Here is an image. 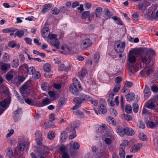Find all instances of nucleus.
Masks as SVG:
<instances>
[{
    "label": "nucleus",
    "mask_w": 158,
    "mask_h": 158,
    "mask_svg": "<svg viewBox=\"0 0 158 158\" xmlns=\"http://www.w3.org/2000/svg\"><path fill=\"white\" fill-rule=\"evenodd\" d=\"M92 98L89 95L84 94H81L79 97H75L73 98V101L76 103L81 104L86 101H90Z\"/></svg>",
    "instance_id": "f257e3e1"
},
{
    "label": "nucleus",
    "mask_w": 158,
    "mask_h": 158,
    "mask_svg": "<svg viewBox=\"0 0 158 158\" xmlns=\"http://www.w3.org/2000/svg\"><path fill=\"white\" fill-rule=\"evenodd\" d=\"M137 49H133L130 50L129 52L128 60L129 64H135L136 62V55L139 53Z\"/></svg>",
    "instance_id": "f03ea898"
},
{
    "label": "nucleus",
    "mask_w": 158,
    "mask_h": 158,
    "mask_svg": "<svg viewBox=\"0 0 158 158\" xmlns=\"http://www.w3.org/2000/svg\"><path fill=\"white\" fill-rule=\"evenodd\" d=\"M31 85V81H28L20 88V91L22 96L26 97L28 95L29 91L28 88Z\"/></svg>",
    "instance_id": "7ed1b4c3"
},
{
    "label": "nucleus",
    "mask_w": 158,
    "mask_h": 158,
    "mask_svg": "<svg viewBox=\"0 0 158 158\" xmlns=\"http://www.w3.org/2000/svg\"><path fill=\"white\" fill-rule=\"evenodd\" d=\"M129 142L126 140L123 141L119 148V155L120 158H125L126 153L125 151L126 147L128 145Z\"/></svg>",
    "instance_id": "20e7f679"
},
{
    "label": "nucleus",
    "mask_w": 158,
    "mask_h": 158,
    "mask_svg": "<svg viewBox=\"0 0 158 158\" xmlns=\"http://www.w3.org/2000/svg\"><path fill=\"white\" fill-rule=\"evenodd\" d=\"M91 41L88 38H85L82 40L81 43V48L85 49L89 47L92 45Z\"/></svg>",
    "instance_id": "39448f33"
},
{
    "label": "nucleus",
    "mask_w": 158,
    "mask_h": 158,
    "mask_svg": "<svg viewBox=\"0 0 158 158\" xmlns=\"http://www.w3.org/2000/svg\"><path fill=\"white\" fill-rule=\"evenodd\" d=\"M116 47L114 48L115 51L117 53H121L124 50L125 46V42H117V43Z\"/></svg>",
    "instance_id": "423d86ee"
},
{
    "label": "nucleus",
    "mask_w": 158,
    "mask_h": 158,
    "mask_svg": "<svg viewBox=\"0 0 158 158\" xmlns=\"http://www.w3.org/2000/svg\"><path fill=\"white\" fill-rule=\"evenodd\" d=\"M66 131L69 133H71V134L69 136V139H72L76 137V130L72 125L66 128Z\"/></svg>",
    "instance_id": "0eeeda50"
},
{
    "label": "nucleus",
    "mask_w": 158,
    "mask_h": 158,
    "mask_svg": "<svg viewBox=\"0 0 158 158\" xmlns=\"http://www.w3.org/2000/svg\"><path fill=\"white\" fill-rule=\"evenodd\" d=\"M139 57L141 61L143 63L147 62L149 58L147 52L144 51L141 52Z\"/></svg>",
    "instance_id": "6e6552de"
},
{
    "label": "nucleus",
    "mask_w": 158,
    "mask_h": 158,
    "mask_svg": "<svg viewBox=\"0 0 158 158\" xmlns=\"http://www.w3.org/2000/svg\"><path fill=\"white\" fill-rule=\"evenodd\" d=\"M69 91L74 95H77L79 90H81V89L79 88L76 86L70 84L69 86Z\"/></svg>",
    "instance_id": "1a4fd4ad"
},
{
    "label": "nucleus",
    "mask_w": 158,
    "mask_h": 158,
    "mask_svg": "<svg viewBox=\"0 0 158 158\" xmlns=\"http://www.w3.org/2000/svg\"><path fill=\"white\" fill-rule=\"evenodd\" d=\"M142 144L141 143H138L132 145L130 150L132 153H135L139 150L142 147Z\"/></svg>",
    "instance_id": "9d476101"
},
{
    "label": "nucleus",
    "mask_w": 158,
    "mask_h": 158,
    "mask_svg": "<svg viewBox=\"0 0 158 158\" xmlns=\"http://www.w3.org/2000/svg\"><path fill=\"white\" fill-rule=\"evenodd\" d=\"M128 70L130 74H133L138 70V68L135 64H129Z\"/></svg>",
    "instance_id": "9b49d317"
},
{
    "label": "nucleus",
    "mask_w": 158,
    "mask_h": 158,
    "mask_svg": "<svg viewBox=\"0 0 158 158\" xmlns=\"http://www.w3.org/2000/svg\"><path fill=\"white\" fill-rule=\"evenodd\" d=\"M115 130L117 133L121 136H123L125 135V128H123L121 126H118L116 127Z\"/></svg>",
    "instance_id": "f8f14e48"
},
{
    "label": "nucleus",
    "mask_w": 158,
    "mask_h": 158,
    "mask_svg": "<svg viewBox=\"0 0 158 158\" xmlns=\"http://www.w3.org/2000/svg\"><path fill=\"white\" fill-rule=\"evenodd\" d=\"M155 106L154 102L152 99L148 100L145 104V107L151 109H153Z\"/></svg>",
    "instance_id": "ddd939ff"
},
{
    "label": "nucleus",
    "mask_w": 158,
    "mask_h": 158,
    "mask_svg": "<svg viewBox=\"0 0 158 158\" xmlns=\"http://www.w3.org/2000/svg\"><path fill=\"white\" fill-rule=\"evenodd\" d=\"M41 33L42 36L45 38H47L48 36L49 33V29L47 27H44L41 30Z\"/></svg>",
    "instance_id": "4468645a"
},
{
    "label": "nucleus",
    "mask_w": 158,
    "mask_h": 158,
    "mask_svg": "<svg viewBox=\"0 0 158 158\" xmlns=\"http://www.w3.org/2000/svg\"><path fill=\"white\" fill-rule=\"evenodd\" d=\"M61 48L62 50L61 53L65 54L69 53L71 51L70 48L66 45H62Z\"/></svg>",
    "instance_id": "2eb2a0df"
},
{
    "label": "nucleus",
    "mask_w": 158,
    "mask_h": 158,
    "mask_svg": "<svg viewBox=\"0 0 158 158\" xmlns=\"http://www.w3.org/2000/svg\"><path fill=\"white\" fill-rule=\"evenodd\" d=\"M71 66L69 65L67 67H65L64 64H62L60 65L59 67L58 70L59 71H68L71 69Z\"/></svg>",
    "instance_id": "dca6fc26"
},
{
    "label": "nucleus",
    "mask_w": 158,
    "mask_h": 158,
    "mask_svg": "<svg viewBox=\"0 0 158 158\" xmlns=\"http://www.w3.org/2000/svg\"><path fill=\"white\" fill-rule=\"evenodd\" d=\"M21 109L19 108H18V109L14 112L15 115L14 116V118L15 122L20 118V114H21Z\"/></svg>",
    "instance_id": "f3484780"
},
{
    "label": "nucleus",
    "mask_w": 158,
    "mask_h": 158,
    "mask_svg": "<svg viewBox=\"0 0 158 158\" xmlns=\"http://www.w3.org/2000/svg\"><path fill=\"white\" fill-rule=\"evenodd\" d=\"M87 74V70L85 69H83L82 70L79 72L78 76L81 80L83 79Z\"/></svg>",
    "instance_id": "a211bd4d"
},
{
    "label": "nucleus",
    "mask_w": 158,
    "mask_h": 158,
    "mask_svg": "<svg viewBox=\"0 0 158 158\" xmlns=\"http://www.w3.org/2000/svg\"><path fill=\"white\" fill-rule=\"evenodd\" d=\"M125 135H126L127 136H132L135 134L134 130L131 128L129 127H126L125 128Z\"/></svg>",
    "instance_id": "6ab92c4d"
},
{
    "label": "nucleus",
    "mask_w": 158,
    "mask_h": 158,
    "mask_svg": "<svg viewBox=\"0 0 158 158\" xmlns=\"http://www.w3.org/2000/svg\"><path fill=\"white\" fill-rule=\"evenodd\" d=\"M126 99L127 101H132L135 98V94L133 93L130 92L126 95Z\"/></svg>",
    "instance_id": "aec40b11"
},
{
    "label": "nucleus",
    "mask_w": 158,
    "mask_h": 158,
    "mask_svg": "<svg viewBox=\"0 0 158 158\" xmlns=\"http://www.w3.org/2000/svg\"><path fill=\"white\" fill-rule=\"evenodd\" d=\"M10 102V99L9 98L5 99L0 102V106L2 107H5L8 106Z\"/></svg>",
    "instance_id": "412c9836"
},
{
    "label": "nucleus",
    "mask_w": 158,
    "mask_h": 158,
    "mask_svg": "<svg viewBox=\"0 0 158 158\" xmlns=\"http://www.w3.org/2000/svg\"><path fill=\"white\" fill-rule=\"evenodd\" d=\"M98 111L100 114H104L106 112V107L103 105H100L98 106Z\"/></svg>",
    "instance_id": "4be33fe9"
},
{
    "label": "nucleus",
    "mask_w": 158,
    "mask_h": 158,
    "mask_svg": "<svg viewBox=\"0 0 158 158\" xmlns=\"http://www.w3.org/2000/svg\"><path fill=\"white\" fill-rule=\"evenodd\" d=\"M147 125L148 127L150 128H154L157 127L158 126V123L157 122H154L149 121L147 122Z\"/></svg>",
    "instance_id": "5701e85b"
},
{
    "label": "nucleus",
    "mask_w": 158,
    "mask_h": 158,
    "mask_svg": "<svg viewBox=\"0 0 158 158\" xmlns=\"http://www.w3.org/2000/svg\"><path fill=\"white\" fill-rule=\"evenodd\" d=\"M72 81L73 83L71 84V85L76 86L78 87V88H79L81 89L80 82L76 78H73L72 79Z\"/></svg>",
    "instance_id": "b1692460"
},
{
    "label": "nucleus",
    "mask_w": 158,
    "mask_h": 158,
    "mask_svg": "<svg viewBox=\"0 0 158 158\" xmlns=\"http://www.w3.org/2000/svg\"><path fill=\"white\" fill-rule=\"evenodd\" d=\"M50 43L53 45L56 48H59L60 46V41L58 39H56L53 40H51Z\"/></svg>",
    "instance_id": "393cba45"
},
{
    "label": "nucleus",
    "mask_w": 158,
    "mask_h": 158,
    "mask_svg": "<svg viewBox=\"0 0 158 158\" xmlns=\"http://www.w3.org/2000/svg\"><path fill=\"white\" fill-rule=\"evenodd\" d=\"M144 96L146 98H148L151 94L149 87L146 85L145 89L144 90Z\"/></svg>",
    "instance_id": "a878e982"
},
{
    "label": "nucleus",
    "mask_w": 158,
    "mask_h": 158,
    "mask_svg": "<svg viewBox=\"0 0 158 158\" xmlns=\"http://www.w3.org/2000/svg\"><path fill=\"white\" fill-rule=\"evenodd\" d=\"M10 68V64L3 63L1 66V69L2 71H6Z\"/></svg>",
    "instance_id": "bb28decb"
},
{
    "label": "nucleus",
    "mask_w": 158,
    "mask_h": 158,
    "mask_svg": "<svg viewBox=\"0 0 158 158\" xmlns=\"http://www.w3.org/2000/svg\"><path fill=\"white\" fill-rule=\"evenodd\" d=\"M43 68L45 72H49L51 70V66L49 64L46 63L43 65Z\"/></svg>",
    "instance_id": "cd10ccee"
},
{
    "label": "nucleus",
    "mask_w": 158,
    "mask_h": 158,
    "mask_svg": "<svg viewBox=\"0 0 158 158\" xmlns=\"http://www.w3.org/2000/svg\"><path fill=\"white\" fill-rule=\"evenodd\" d=\"M41 88L44 91H46L49 89L50 86L48 83L44 82L41 84Z\"/></svg>",
    "instance_id": "c85d7f7f"
},
{
    "label": "nucleus",
    "mask_w": 158,
    "mask_h": 158,
    "mask_svg": "<svg viewBox=\"0 0 158 158\" xmlns=\"http://www.w3.org/2000/svg\"><path fill=\"white\" fill-rule=\"evenodd\" d=\"M55 127V125L51 123L45 122L43 126V127L45 129H47L48 128H54Z\"/></svg>",
    "instance_id": "c756f323"
},
{
    "label": "nucleus",
    "mask_w": 158,
    "mask_h": 158,
    "mask_svg": "<svg viewBox=\"0 0 158 158\" xmlns=\"http://www.w3.org/2000/svg\"><path fill=\"white\" fill-rule=\"evenodd\" d=\"M52 6V4L51 3L45 4L44 6V8L41 10V12L43 14H44L46 12L48 11V8L51 7Z\"/></svg>",
    "instance_id": "7c9ffc66"
},
{
    "label": "nucleus",
    "mask_w": 158,
    "mask_h": 158,
    "mask_svg": "<svg viewBox=\"0 0 158 158\" xmlns=\"http://www.w3.org/2000/svg\"><path fill=\"white\" fill-rule=\"evenodd\" d=\"M106 119L110 124H111L113 126L116 125V122L114 121V119L112 117H108L106 118Z\"/></svg>",
    "instance_id": "2f4dec72"
},
{
    "label": "nucleus",
    "mask_w": 158,
    "mask_h": 158,
    "mask_svg": "<svg viewBox=\"0 0 158 158\" xmlns=\"http://www.w3.org/2000/svg\"><path fill=\"white\" fill-rule=\"evenodd\" d=\"M102 9L100 7L97 8L95 10V14L96 17H100L101 15L102 12Z\"/></svg>",
    "instance_id": "473e14b6"
},
{
    "label": "nucleus",
    "mask_w": 158,
    "mask_h": 158,
    "mask_svg": "<svg viewBox=\"0 0 158 158\" xmlns=\"http://www.w3.org/2000/svg\"><path fill=\"white\" fill-rule=\"evenodd\" d=\"M111 18L114 20L115 23L119 25H122L123 23L119 18L117 16L112 17Z\"/></svg>",
    "instance_id": "72a5a7b5"
},
{
    "label": "nucleus",
    "mask_w": 158,
    "mask_h": 158,
    "mask_svg": "<svg viewBox=\"0 0 158 158\" xmlns=\"http://www.w3.org/2000/svg\"><path fill=\"white\" fill-rule=\"evenodd\" d=\"M49 95L51 98L52 101H54L56 99V97L55 92L53 91H49L48 92Z\"/></svg>",
    "instance_id": "f704fd0d"
},
{
    "label": "nucleus",
    "mask_w": 158,
    "mask_h": 158,
    "mask_svg": "<svg viewBox=\"0 0 158 158\" xmlns=\"http://www.w3.org/2000/svg\"><path fill=\"white\" fill-rule=\"evenodd\" d=\"M44 150L40 151V153L41 155H44L46 154H48L49 152L48 149L47 147L43 146Z\"/></svg>",
    "instance_id": "c9c22d12"
},
{
    "label": "nucleus",
    "mask_w": 158,
    "mask_h": 158,
    "mask_svg": "<svg viewBox=\"0 0 158 158\" xmlns=\"http://www.w3.org/2000/svg\"><path fill=\"white\" fill-rule=\"evenodd\" d=\"M51 102V100H50L48 98H46L44 99L42 101V103L43 104V105H42L41 104L39 105L38 106L39 107H41L43 106L46 105L48 104H49Z\"/></svg>",
    "instance_id": "e433bc0d"
},
{
    "label": "nucleus",
    "mask_w": 158,
    "mask_h": 158,
    "mask_svg": "<svg viewBox=\"0 0 158 158\" xmlns=\"http://www.w3.org/2000/svg\"><path fill=\"white\" fill-rule=\"evenodd\" d=\"M55 137V133L54 131H49L47 134L48 138L49 139H52Z\"/></svg>",
    "instance_id": "4c0bfd02"
},
{
    "label": "nucleus",
    "mask_w": 158,
    "mask_h": 158,
    "mask_svg": "<svg viewBox=\"0 0 158 158\" xmlns=\"http://www.w3.org/2000/svg\"><path fill=\"white\" fill-rule=\"evenodd\" d=\"M66 102V99L64 98H60L59 100L58 104L60 106L64 105Z\"/></svg>",
    "instance_id": "58836bf2"
},
{
    "label": "nucleus",
    "mask_w": 158,
    "mask_h": 158,
    "mask_svg": "<svg viewBox=\"0 0 158 158\" xmlns=\"http://www.w3.org/2000/svg\"><path fill=\"white\" fill-rule=\"evenodd\" d=\"M35 69L34 67H30L26 70L27 74H32L35 72Z\"/></svg>",
    "instance_id": "ea45409f"
},
{
    "label": "nucleus",
    "mask_w": 158,
    "mask_h": 158,
    "mask_svg": "<svg viewBox=\"0 0 158 158\" xmlns=\"http://www.w3.org/2000/svg\"><path fill=\"white\" fill-rule=\"evenodd\" d=\"M19 64V60L18 59H14L12 63V66L13 67H17Z\"/></svg>",
    "instance_id": "a19ab883"
},
{
    "label": "nucleus",
    "mask_w": 158,
    "mask_h": 158,
    "mask_svg": "<svg viewBox=\"0 0 158 158\" xmlns=\"http://www.w3.org/2000/svg\"><path fill=\"white\" fill-rule=\"evenodd\" d=\"M73 113L78 117L83 118L84 116L83 113L78 110L74 111Z\"/></svg>",
    "instance_id": "79ce46f5"
},
{
    "label": "nucleus",
    "mask_w": 158,
    "mask_h": 158,
    "mask_svg": "<svg viewBox=\"0 0 158 158\" xmlns=\"http://www.w3.org/2000/svg\"><path fill=\"white\" fill-rule=\"evenodd\" d=\"M66 133L65 131L62 132L60 135L61 141V142H64L65 141L66 139Z\"/></svg>",
    "instance_id": "37998d69"
},
{
    "label": "nucleus",
    "mask_w": 158,
    "mask_h": 158,
    "mask_svg": "<svg viewBox=\"0 0 158 158\" xmlns=\"http://www.w3.org/2000/svg\"><path fill=\"white\" fill-rule=\"evenodd\" d=\"M69 144L70 145H73V147L74 149L77 150L80 147V145L78 143L75 142L73 143V142L70 143Z\"/></svg>",
    "instance_id": "c03bdc74"
},
{
    "label": "nucleus",
    "mask_w": 158,
    "mask_h": 158,
    "mask_svg": "<svg viewBox=\"0 0 158 158\" xmlns=\"http://www.w3.org/2000/svg\"><path fill=\"white\" fill-rule=\"evenodd\" d=\"M133 110L134 112L137 113L139 110V106L138 104L136 103H134L133 104Z\"/></svg>",
    "instance_id": "a18cd8bd"
},
{
    "label": "nucleus",
    "mask_w": 158,
    "mask_h": 158,
    "mask_svg": "<svg viewBox=\"0 0 158 158\" xmlns=\"http://www.w3.org/2000/svg\"><path fill=\"white\" fill-rule=\"evenodd\" d=\"M15 28H6L3 29L2 32L4 33L11 32H12L15 31Z\"/></svg>",
    "instance_id": "49530a36"
},
{
    "label": "nucleus",
    "mask_w": 158,
    "mask_h": 158,
    "mask_svg": "<svg viewBox=\"0 0 158 158\" xmlns=\"http://www.w3.org/2000/svg\"><path fill=\"white\" fill-rule=\"evenodd\" d=\"M24 34V30H20L17 31L15 35L19 37H21Z\"/></svg>",
    "instance_id": "de8ad7c7"
},
{
    "label": "nucleus",
    "mask_w": 158,
    "mask_h": 158,
    "mask_svg": "<svg viewBox=\"0 0 158 158\" xmlns=\"http://www.w3.org/2000/svg\"><path fill=\"white\" fill-rule=\"evenodd\" d=\"M32 77L35 79H38L40 76V74L38 71L35 72L32 74Z\"/></svg>",
    "instance_id": "09e8293b"
},
{
    "label": "nucleus",
    "mask_w": 158,
    "mask_h": 158,
    "mask_svg": "<svg viewBox=\"0 0 158 158\" xmlns=\"http://www.w3.org/2000/svg\"><path fill=\"white\" fill-rule=\"evenodd\" d=\"M125 111L126 113H131L132 111V108L130 105H127L125 108Z\"/></svg>",
    "instance_id": "8fccbe9b"
},
{
    "label": "nucleus",
    "mask_w": 158,
    "mask_h": 158,
    "mask_svg": "<svg viewBox=\"0 0 158 158\" xmlns=\"http://www.w3.org/2000/svg\"><path fill=\"white\" fill-rule=\"evenodd\" d=\"M100 57V54L98 52L96 53L94 55V61L96 63H98L99 61Z\"/></svg>",
    "instance_id": "3c124183"
},
{
    "label": "nucleus",
    "mask_w": 158,
    "mask_h": 158,
    "mask_svg": "<svg viewBox=\"0 0 158 158\" xmlns=\"http://www.w3.org/2000/svg\"><path fill=\"white\" fill-rule=\"evenodd\" d=\"M90 15L89 11H84L82 14V18L85 19L88 17Z\"/></svg>",
    "instance_id": "603ef678"
},
{
    "label": "nucleus",
    "mask_w": 158,
    "mask_h": 158,
    "mask_svg": "<svg viewBox=\"0 0 158 158\" xmlns=\"http://www.w3.org/2000/svg\"><path fill=\"white\" fill-rule=\"evenodd\" d=\"M25 102L27 104L31 106H36L33 101H32L29 98H27L25 100Z\"/></svg>",
    "instance_id": "864d4df0"
},
{
    "label": "nucleus",
    "mask_w": 158,
    "mask_h": 158,
    "mask_svg": "<svg viewBox=\"0 0 158 158\" xmlns=\"http://www.w3.org/2000/svg\"><path fill=\"white\" fill-rule=\"evenodd\" d=\"M35 135V139L42 138V134L40 131H37Z\"/></svg>",
    "instance_id": "5fc2aeb1"
},
{
    "label": "nucleus",
    "mask_w": 158,
    "mask_h": 158,
    "mask_svg": "<svg viewBox=\"0 0 158 158\" xmlns=\"http://www.w3.org/2000/svg\"><path fill=\"white\" fill-rule=\"evenodd\" d=\"M122 78L119 77H116L114 79V81L116 84L119 85L120 86V82L122 81Z\"/></svg>",
    "instance_id": "6e6d98bb"
},
{
    "label": "nucleus",
    "mask_w": 158,
    "mask_h": 158,
    "mask_svg": "<svg viewBox=\"0 0 158 158\" xmlns=\"http://www.w3.org/2000/svg\"><path fill=\"white\" fill-rule=\"evenodd\" d=\"M60 11L62 13H65L68 11V8L64 6H62L60 8Z\"/></svg>",
    "instance_id": "4d7b16f0"
},
{
    "label": "nucleus",
    "mask_w": 158,
    "mask_h": 158,
    "mask_svg": "<svg viewBox=\"0 0 158 158\" xmlns=\"http://www.w3.org/2000/svg\"><path fill=\"white\" fill-rule=\"evenodd\" d=\"M48 37L51 40H53L56 39L57 35H56L49 34Z\"/></svg>",
    "instance_id": "13d9d810"
},
{
    "label": "nucleus",
    "mask_w": 158,
    "mask_h": 158,
    "mask_svg": "<svg viewBox=\"0 0 158 158\" xmlns=\"http://www.w3.org/2000/svg\"><path fill=\"white\" fill-rule=\"evenodd\" d=\"M104 12L106 16V19L110 18L111 15L110 14L109 10L108 9H106L104 10Z\"/></svg>",
    "instance_id": "bf43d9fd"
},
{
    "label": "nucleus",
    "mask_w": 158,
    "mask_h": 158,
    "mask_svg": "<svg viewBox=\"0 0 158 158\" xmlns=\"http://www.w3.org/2000/svg\"><path fill=\"white\" fill-rule=\"evenodd\" d=\"M120 88V86L119 85L116 84L115 87L113 89V91L114 93H116L118 92Z\"/></svg>",
    "instance_id": "052dcab7"
},
{
    "label": "nucleus",
    "mask_w": 158,
    "mask_h": 158,
    "mask_svg": "<svg viewBox=\"0 0 158 158\" xmlns=\"http://www.w3.org/2000/svg\"><path fill=\"white\" fill-rule=\"evenodd\" d=\"M151 89L153 92H157L158 91V87L155 85H152L151 87Z\"/></svg>",
    "instance_id": "680f3d73"
},
{
    "label": "nucleus",
    "mask_w": 158,
    "mask_h": 158,
    "mask_svg": "<svg viewBox=\"0 0 158 158\" xmlns=\"http://www.w3.org/2000/svg\"><path fill=\"white\" fill-rule=\"evenodd\" d=\"M104 142L107 145H109L111 143L112 140L110 138H106L104 139Z\"/></svg>",
    "instance_id": "e2e57ef3"
},
{
    "label": "nucleus",
    "mask_w": 158,
    "mask_h": 158,
    "mask_svg": "<svg viewBox=\"0 0 158 158\" xmlns=\"http://www.w3.org/2000/svg\"><path fill=\"white\" fill-rule=\"evenodd\" d=\"M59 150L61 154L66 152V147L64 146H61L59 148Z\"/></svg>",
    "instance_id": "0e129e2a"
},
{
    "label": "nucleus",
    "mask_w": 158,
    "mask_h": 158,
    "mask_svg": "<svg viewBox=\"0 0 158 158\" xmlns=\"http://www.w3.org/2000/svg\"><path fill=\"white\" fill-rule=\"evenodd\" d=\"M16 45V42L14 41L10 42L8 44V46L12 48H14Z\"/></svg>",
    "instance_id": "69168bd1"
},
{
    "label": "nucleus",
    "mask_w": 158,
    "mask_h": 158,
    "mask_svg": "<svg viewBox=\"0 0 158 158\" xmlns=\"http://www.w3.org/2000/svg\"><path fill=\"white\" fill-rule=\"evenodd\" d=\"M3 58L5 61H7L9 60L10 56L7 53H5L3 56Z\"/></svg>",
    "instance_id": "338daca9"
},
{
    "label": "nucleus",
    "mask_w": 158,
    "mask_h": 158,
    "mask_svg": "<svg viewBox=\"0 0 158 158\" xmlns=\"http://www.w3.org/2000/svg\"><path fill=\"white\" fill-rule=\"evenodd\" d=\"M140 138L143 141H145L147 139L146 136L143 133L140 134Z\"/></svg>",
    "instance_id": "774afa93"
}]
</instances>
